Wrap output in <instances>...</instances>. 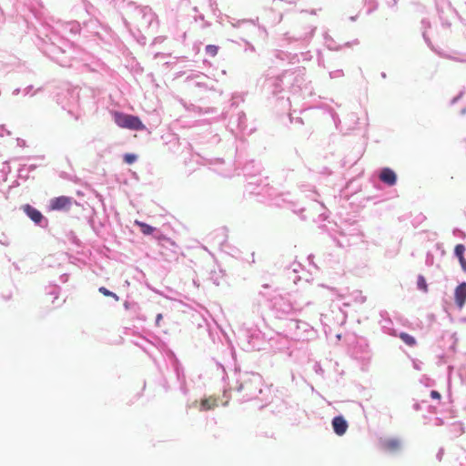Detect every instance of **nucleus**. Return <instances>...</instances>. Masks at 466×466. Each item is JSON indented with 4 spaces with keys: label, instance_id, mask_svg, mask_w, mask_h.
<instances>
[{
    "label": "nucleus",
    "instance_id": "obj_11",
    "mask_svg": "<svg viewBox=\"0 0 466 466\" xmlns=\"http://www.w3.org/2000/svg\"><path fill=\"white\" fill-rule=\"evenodd\" d=\"M399 337L408 346L412 347L416 344L415 338L406 332H401Z\"/></svg>",
    "mask_w": 466,
    "mask_h": 466
},
{
    "label": "nucleus",
    "instance_id": "obj_2",
    "mask_svg": "<svg viewBox=\"0 0 466 466\" xmlns=\"http://www.w3.org/2000/svg\"><path fill=\"white\" fill-rule=\"evenodd\" d=\"M74 199L70 197L60 196L49 201V209L56 211H68L72 208Z\"/></svg>",
    "mask_w": 466,
    "mask_h": 466
},
{
    "label": "nucleus",
    "instance_id": "obj_7",
    "mask_svg": "<svg viewBox=\"0 0 466 466\" xmlns=\"http://www.w3.org/2000/svg\"><path fill=\"white\" fill-rule=\"evenodd\" d=\"M380 179L389 186H393L396 183L397 177L392 169L384 167L380 174Z\"/></svg>",
    "mask_w": 466,
    "mask_h": 466
},
{
    "label": "nucleus",
    "instance_id": "obj_15",
    "mask_svg": "<svg viewBox=\"0 0 466 466\" xmlns=\"http://www.w3.org/2000/svg\"><path fill=\"white\" fill-rule=\"evenodd\" d=\"M136 160H137V156L134 154L127 153V154L124 155V161L127 164H129V165L133 164Z\"/></svg>",
    "mask_w": 466,
    "mask_h": 466
},
{
    "label": "nucleus",
    "instance_id": "obj_18",
    "mask_svg": "<svg viewBox=\"0 0 466 466\" xmlns=\"http://www.w3.org/2000/svg\"><path fill=\"white\" fill-rule=\"evenodd\" d=\"M162 319H163V315L161 313L157 315V318H156L157 326H160V321L162 320Z\"/></svg>",
    "mask_w": 466,
    "mask_h": 466
},
{
    "label": "nucleus",
    "instance_id": "obj_3",
    "mask_svg": "<svg viewBox=\"0 0 466 466\" xmlns=\"http://www.w3.org/2000/svg\"><path fill=\"white\" fill-rule=\"evenodd\" d=\"M332 427L339 436L343 435L348 430V422L342 416H337L332 420Z\"/></svg>",
    "mask_w": 466,
    "mask_h": 466
},
{
    "label": "nucleus",
    "instance_id": "obj_5",
    "mask_svg": "<svg viewBox=\"0 0 466 466\" xmlns=\"http://www.w3.org/2000/svg\"><path fill=\"white\" fill-rule=\"evenodd\" d=\"M384 451L394 453L401 449V441L399 439H387L381 442Z\"/></svg>",
    "mask_w": 466,
    "mask_h": 466
},
{
    "label": "nucleus",
    "instance_id": "obj_12",
    "mask_svg": "<svg viewBox=\"0 0 466 466\" xmlns=\"http://www.w3.org/2000/svg\"><path fill=\"white\" fill-rule=\"evenodd\" d=\"M417 286L423 292H427L428 291V285H427L426 279H425V278L423 276H419L418 277Z\"/></svg>",
    "mask_w": 466,
    "mask_h": 466
},
{
    "label": "nucleus",
    "instance_id": "obj_10",
    "mask_svg": "<svg viewBox=\"0 0 466 466\" xmlns=\"http://www.w3.org/2000/svg\"><path fill=\"white\" fill-rule=\"evenodd\" d=\"M135 224L140 228L141 232L144 235H150L154 232L155 228L147 223L136 220Z\"/></svg>",
    "mask_w": 466,
    "mask_h": 466
},
{
    "label": "nucleus",
    "instance_id": "obj_16",
    "mask_svg": "<svg viewBox=\"0 0 466 466\" xmlns=\"http://www.w3.org/2000/svg\"><path fill=\"white\" fill-rule=\"evenodd\" d=\"M157 239L159 241H162V240L167 241V242L170 243L172 246L176 245L175 241H173L172 239H170L165 236H159V237H157Z\"/></svg>",
    "mask_w": 466,
    "mask_h": 466
},
{
    "label": "nucleus",
    "instance_id": "obj_13",
    "mask_svg": "<svg viewBox=\"0 0 466 466\" xmlns=\"http://www.w3.org/2000/svg\"><path fill=\"white\" fill-rule=\"evenodd\" d=\"M98 291L100 293H102L104 296L106 297H111V298H114L116 300H118V296L111 291H109L107 289H106L105 287H100Z\"/></svg>",
    "mask_w": 466,
    "mask_h": 466
},
{
    "label": "nucleus",
    "instance_id": "obj_1",
    "mask_svg": "<svg viewBox=\"0 0 466 466\" xmlns=\"http://www.w3.org/2000/svg\"><path fill=\"white\" fill-rule=\"evenodd\" d=\"M114 120L115 123L122 128H127L137 131L144 130L146 128L145 125L137 116L127 115L121 112H115Z\"/></svg>",
    "mask_w": 466,
    "mask_h": 466
},
{
    "label": "nucleus",
    "instance_id": "obj_6",
    "mask_svg": "<svg viewBox=\"0 0 466 466\" xmlns=\"http://www.w3.org/2000/svg\"><path fill=\"white\" fill-rule=\"evenodd\" d=\"M24 212L33 220L35 223L39 224L44 217L42 213L36 208H33L29 204H25L22 207Z\"/></svg>",
    "mask_w": 466,
    "mask_h": 466
},
{
    "label": "nucleus",
    "instance_id": "obj_14",
    "mask_svg": "<svg viewBox=\"0 0 466 466\" xmlns=\"http://www.w3.org/2000/svg\"><path fill=\"white\" fill-rule=\"evenodd\" d=\"M218 51V47L217 46L208 45V46H206V53L208 55H209L210 56H217Z\"/></svg>",
    "mask_w": 466,
    "mask_h": 466
},
{
    "label": "nucleus",
    "instance_id": "obj_4",
    "mask_svg": "<svg viewBox=\"0 0 466 466\" xmlns=\"http://www.w3.org/2000/svg\"><path fill=\"white\" fill-rule=\"evenodd\" d=\"M454 297L457 306L461 309L466 302V282H462L457 286Z\"/></svg>",
    "mask_w": 466,
    "mask_h": 466
},
{
    "label": "nucleus",
    "instance_id": "obj_9",
    "mask_svg": "<svg viewBox=\"0 0 466 466\" xmlns=\"http://www.w3.org/2000/svg\"><path fill=\"white\" fill-rule=\"evenodd\" d=\"M218 406V400L216 398L209 397L207 399H204L200 402V410H209Z\"/></svg>",
    "mask_w": 466,
    "mask_h": 466
},
{
    "label": "nucleus",
    "instance_id": "obj_8",
    "mask_svg": "<svg viewBox=\"0 0 466 466\" xmlns=\"http://www.w3.org/2000/svg\"><path fill=\"white\" fill-rule=\"evenodd\" d=\"M464 252H465L464 245L458 244L455 246V248H454L455 256L458 258L462 270L464 272H466V259L464 258Z\"/></svg>",
    "mask_w": 466,
    "mask_h": 466
},
{
    "label": "nucleus",
    "instance_id": "obj_17",
    "mask_svg": "<svg viewBox=\"0 0 466 466\" xmlns=\"http://www.w3.org/2000/svg\"><path fill=\"white\" fill-rule=\"evenodd\" d=\"M431 397L435 400H441V394L437 390H431Z\"/></svg>",
    "mask_w": 466,
    "mask_h": 466
}]
</instances>
